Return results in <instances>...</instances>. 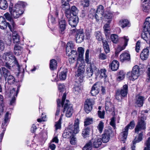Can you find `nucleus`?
<instances>
[{"label":"nucleus","mask_w":150,"mask_h":150,"mask_svg":"<svg viewBox=\"0 0 150 150\" xmlns=\"http://www.w3.org/2000/svg\"><path fill=\"white\" fill-rule=\"evenodd\" d=\"M65 86L63 84H59V85L58 89L59 91V96H62L63 93L62 98V106L64 104L63 112L66 111V117H71L73 113L74 110L72 105L70 103L69 101L67 100H65L66 94L64 88Z\"/></svg>","instance_id":"nucleus-1"},{"label":"nucleus","mask_w":150,"mask_h":150,"mask_svg":"<svg viewBox=\"0 0 150 150\" xmlns=\"http://www.w3.org/2000/svg\"><path fill=\"white\" fill-rule=\"evenodd\" d=\"M79 120L76 119L75 121L74 125H70L68 128L64 131L62 136L64 138H69L78 133L79 131Z\"/></svg>","instance_id":"nucleus-2"},{"label":"nucleus","mask_w":150,"mask_h":150,"mask_svg":"<svg viewBox=\"0 0 150 150\" xmlns=\"http://www.w3.org/2000/svg\"><path fill=\"white\" fill-rule=\"evenodd\" d=\"M26 5V3L22 1H18L15 4L13 8L9 7V10L11 15L14 18H17L24 12V8Z\"/></svg>","instance_id":"nucleus-3"},{"label":"nucleus","mask_w":150,"mask_h":150,"mask_svg":"<svg viewBox=\"0 0 150 150\" xmlns=\"http://www.w3.org/2000/svg\"><path fill=\"white\" fill-rule=\"evenodd\" d=\"M146 116L142 113L139 119L138 122L135 128V132L138 133L139 132L146 128V123L144 120H146Z\"/></svg>","instance_id":"nucleus-4"},{"label":"nucleus","mask_w":150,"mask_h":150,"mask_svg":"<svg viewBox=\"0 0 150 150\" xmlns=\"http://www.w3.org/2000/svg\"><path fill=\"white\" fill-rule=\"evenodd\" d=\"M139 68L137 65H135L132 68L131 72H128L127 74L129 79L134 81L137 79L139 76Z\"/></svg>","instance_id":"nucleus-5"},{"label":"nucleus","mask_w":150,"mask_h":150,"mask_svg":"<svg viewBox=\"0 0 150 150\" xmlns=\"http://www.w3.org/2000/svg\"><path fill=\"white\" fill-rule=\"evenodd\" d=\"M89 50L87 49L85 53V61L88 64L87 66L86 74H87V78H90L93 75L92 69L91 61L89 60Z\"/></svg>","instance_id":"nucleus-6"},{"label":"nucleus","mask_w":150,"mask_h":150,"mask_svg":"<svg viewBox=\"0 0 150 150\" xmlns=\"http://www.w3.org/2000/svg\"><path fill=\"white\" fill-rule=\"evenodd\" d=\"M113 135V133L111 129L107 128L105 129L102 135V139L103 142L106 143L108 142L110 138Z\"/></svg>","instance_id":"nucleus-7"},{"label":"nucleus","mask_w":150,"mask_h":150,"mask_svg":"<svg viewBox=\"0 0 150 150\" xmlns=\"http://www.w3.org/2000/svg\"><path fill=\"white\" fill-rule=\"evenodd\" d=\"M95 103L94 99L89 98L86 100L84 105V109L87 113L91 112L92 109V105Z\"/></svg>","instance_id":"nucleus-8"},{"label":"nucleus","mask_w":150,"mask_h":150,"mask_svg":"<svg viewBox=\"0 0 150 150\" xmlns=\"http://www.w3.org/2000/svg\"><path fill=\"white\" fill-rule=\"evenodd\" d=\"M76 32L75 30L73 29V32ZM76 35V41L77 43H80L82 42L84 39V35L83 30L80 29L77 30Z\"/></svg>","instance_id":"nucleus-9"},{"label":"nucleus","mask_w":150,"mask_h":150,"mask_svg":"<svg viewBox=\"0 0 150 150\" xmlns=\"http://www.w3.org/2000/svg\"><path fill=\"white\" fill-rule=\"evenodd\" d=\"M8 26L11 31L13 30L11 25L9 23L6 22L5 18L3 16L0 17V28L2 30L6 29Z\"/></svg>","instance_id":"nucleus-10"},{"label":"nucleus","mask_w":150,"mask_h":150,"mask_svg":"<svg viewBox=\"0 0 150 150\" xmlns=\"http://www.w3.org/2000/svg\"><path fill=\"white\" fill-rule=\"evenodd\" d=\"M104 7L101 5H100L97 8L95 14V18L97 21H98L100 19L102 18L104 12Z\"/></svg>","instance_id":"nucleus-11"},{"label":"nucleus","mask_w":150,"mask_h":150,"mask_svg":"<svg viewBox=\"0 0 150 150\" xmlns=\"http://www.w3.org/2000/svg\"><path fill=\"white\" fill-rule=\"evenodd\" d=\"M101 85L100 82H97L93 85L91 90V93L92 96H96L99 93Z\"/></svg>","instance_id":"nucleus-12"},{"label":"nucleus","mask_w":150,"mask_h":150,"mask_svg":"<svg viewBox=\"0 0 150 150\" xmlns=\"http://www.w3.org/2000/svg\"><path fill=\"white\" fill-rule=\"evenodd\" d=\"M3 58L6 61L15 62L16 60L15 56H13L12 52H8L4 53Z\"/></svg>","instance_id":"nucleus-13"},{"label":"nucleus","mask_w":150,"mask_h":150,"mask_svg":"<svg viewBox=\"0 0 150 150\" xmlns=\"http://www.w3.org/2000/svg\"><path fill=\"white\" fill-rule=\"evenodd\" d=\"M79 18L77 16H73L69 19V24L73 27H75L79 22Z\"/></svg>","instance_id":"nucleus-14"},{"label":"nucleus","mask_w":150,"mask_h":150,"mask_svg":"<svg viewBox=\"0 0 150 150\" xmlns=\"http://www.w3.org/2000/svg\"><path fill=\"white\" fill-rule=\"evenodd\" d=\"M142 10L146 13H148L150 8V0H144L142 4Z\"/></svg>","instance_id":"nucleus-15"},{"label":"nucleus","mask_w":150,"mask_h":150,"mask_svg":"<svg viewBox=\"0 0 150 150\" xmlns=\"http://www.w3.org/2000/svg\"><path fill=\"white\" fill-rule=\"evenodd\" d=\"M143 136V132H142L139 134L137 139L135 138L134 140L133 141V145L131 146V149L132 150H136L135 149L136 144L142 140Z\"/></svg>","instance_id":"nucleus-16"},{"label":"nucleus","mask_w":150,"mask_h":150,"mask_svg":"<svg viewBox=\"0 0 150 150\" xmlns=\"http://www.w3.org/2000/svg\"><path fill=\"white\" fill-rule=\"evenodd\" d=\"M124 42V44L122 46H119L117 48V52H119L125 49L127 45V42L129 41V38L127 37L124 36L122 38Z\"/></svg>","instance_id":"nucleus-17"},{"label":"nucleus","mask_w":150,"mask_h":150,"mask_svg":"<svg viewBox=\"0 0 150 150\" xmlns=\"http://www.w3.org/2000/svg\"><path fill=\"white\" fill-rule=\"evenodd\" d=\"M120 59L122 62L129 61L130 59V55L127 53H122L120 55Z\"/></svg>","instance_id":"nucleus-18"},{"label":"nucleus","mask_w":150,"mask_h":150,"mask_svg":"<svg viewBox=\"0 0 150 150\" xmlns=\"http://www.w3.org/2000/svg\"><path fill=\"white\" fill-rule=\"evenodd\" d=\"M9 112H6L5 116L4 119L1 125V127L4 129L3 131L5 130V129L10 119V116H9Z\"/></svg>","instance_id":"nucleus-19"},{"label":"nucleus","mask_w":150,"mask_h":150,"mask_svg":"<svg viewBox=\"0 0 150 150\" xmlns=\"http://www.w3.org/2000/svg\"><path fill=\"white\" fill-rule=\"evenodd\" d=\"M67 25V23L64 19L62 18L59 21V30L61 32L65 30Z\"/></svg>","instance_id":"nucleus-20"},{"label":"nucleus","mask_w":150,"mask_h":150,"mask_svg":"<svg viewBox=\"0 0 150 150\" xmlns=\"http://www.w3.org/2000/svg\"><path fill=\"white\" fill-rule=\"evenodd\" d=\"M149 31L143 30L141 37L147 43L150 44V34Z\"/></svg>","instance_id":"nucleus-21"},{"label":"nucleus","mask_w":150,"mask_h":150,"mask_svg":"<svg viewBox=\"0 0 150 150\" xmlns=\"http://www.w3.org/2000/svg\"><path fill=\"white\" fill-rule=\"evenodd\" d=\"M93 147L97 148L100 146L102 144V141L101 139L96 138L92 139L91 141Z\"/></svg>","instance_id":"nucleus-22"},{"label":"nucleus","mask_w":150,"mask_h":150,"mask_svg":"<svg viewBox=\"0 0 150 150\" xmlns=\"http://www.w3.org/2000/svg\"><path fill=\"white\" fill-rule=\"evenodd\" d=\"M84 66L83 65H79L77 71V73L76 75V76L79 77L80 76V79L83 77V75L85 71L84 68Z\"/></svg>","instance_id":"nucleus-23"},{"label":"nucleus","mask_w":150,"mask_h":150,"mask_svg":"<svg viewBox=\"0 0 150 150\" xmlns=\"http://www.w3.org/2000/svg\"><path fill=\"white\" fill-rule=\"evenodd\" d=\"M119 66V62L117 60H114L110 64L109 66L112 71H116L118 69Z\"/></svg>","instance_id":"nucleus-24"},{"label":"nucleus","mask_w":150,"mask_h":150,"mask_svg":"<svg viewBox=\"0 0 150 150\" xmlns=\"http://www.w3.org/2000/svg\"><path fill=\"white\" fill-rule=\"evenodd\" d=\"M144 100V97L141 96H137L136 97L135 106L141 107L143 106Z\"/></svg>","instance_id":"nucleus-25"},{"label":"nucleus","mask_w":150,"mask_h":150,"mask_svg":"<svg viewBox=\"0 0 150 150\" xmlns=\"http://www.w3.org/2000/svg\"><path fill=\"white\" fill-rule=\"evenodd\" d=\"M149 50L147 49H144L141 52L140 57L142 59L145 60L149 56Z\"/></svg>","instance_id":"nucleus-26"},{"label":"nucleus","mask_w":150,"mask_h":150,"mask_svg":"<svg viewBox=\"0 0 150 150\" xmlns=\"http://www.w3.org/2000/svg\"><path fill=\"white\" fill-rule=\"evenodd\" d=\"M83 81H79V83H78V82H76L73 88V91L76 94H77L78 93L80 92L81 90V83L83 82Z\"/></svg>","instance_id":"nucleus-27"},{"label":"nucleus","mask_w":150,"mask_h":150,"mask_svg":"<svg viewBox=\"0 0 150 150\" xmlns=\"http://www.w3.org/2000/svg\"><path fill=\"white\" fill-rule=\"evenodd\" d=\"M119 23L122 28L130 26L129 22L127 19H122L119 21Z\"/></svg>","instance_id":"nucleus-28"},{"label":"nucleus","mask_w":150,"mask_h":150,"mask_svg":"<svg viewBox=\"0 0 150 150\" xmlns=\"http://www.w3.org/2000/svg\"><path fill=\"white\" fill-rule=\"evenodd\" d=\"M128 86L127 84L124 85L121 90H117L123 97H125L128 92Z\"/></svg>","instance_id":"nucleus-29"},{"label":"nucleus","mask_w":150,"mask_h":150,"mask_svg":"<svg viewBox=\"0 0 150 150\" xmlns=\"http://www.w3.org/2000/svg\"><path fill=\"white\" fill-rule=\"evenodd\" d=\"M70 0H62L61 7L63 10L69 9L70 6L69 1Z\"/></svg>","instance_id":"nucleus-30"},{"label":"nucleus","mask_w":150,"mask_h":150,"mask_svg":"<svg viewBox=\"0 0 150 150\" xmlns=\"http://www.w3.org/2000/svg\"><path fill=\"white\" fill-rule=\"evenodd\" d=\"M20 87L21 85L19 84L17 87L16 91L15 90V88H13L11 90L10 93V96H13V97H14L16 96V97L18 93Z\"/></svg>","instance_id":"nucleus-31"},{"label":"nucleus","mask_w":150,"mask_h":150,"mask_svg":"<svg viewBox=\"0 0 150 150\" xmlns=\"http://www.w3.org/2000/svg\"><path fill=\"white\" fill-rule=\"evenodd\" d=\"M22 48L18 45H15L14 48V54L17 55H19L22 52Z\"/></svg>","instance_id":"nucleus-32"},{"label":"nucleus","mask_w":150,"mask_h":150,"mask_svg":"<svg viewBox=\"0 0 150 150\" xmlns=\"http://www.w3.org/2000/svg\"><path fill=\"white\" fill-rule=\"evenodd\" d=\"M66 54L67 56L71 57L76 58L78 57L77 52L76 50L70 51L69 52H67Z\"/></svg>","instance_id":"nucleus-33"},{"label":"nucleus","mask_w":150,"mask_h":150,"mask_svg":"<svg viewBox=\"0 0 150 150\" xmlns=\"http://www.w3.org/2000/svg\"><path fill=\"white\" fill-rule=\"evenodd\" d=\"M74 45L72 42H69L67 44L66 47V52L74 50Z\"/></svg>","instance_id":"nucleus-34"},{"label":"nucleus","mask_w":150,"mask_h":150,"mask_svg":"<svg viewBox=\"0 0 150 150\" xmlns=\"http://www.w3.org/2000/svg\"><path fill=\"white\" fill-rule=\"evenodd\" d=\"M4 16L7 20L11 22L13 28H14L15 27V24L10 15L8 13H6L4 14Z\"/></svg>","instance_id":"nucleus-35"},{"label":"nucleus","mask_w":150,"mask_h":150,"mask_svg":"<svg viewBox=\"0 0 150 150\" xmlns=\"http://www.w3.org/2000/svg\"><path fill=\"white\" fill-rule=\"evenodd\" d=\"M78 51L79 52V60H83V54L84 50L81 47H79L78 48Z\"/></svg>","instance_id":"nucleus-36"},{"label":"nucleus","mask_w":150,"mask_h":150,"mask_svg":"<svg viewBox=\"0 0 150 150\" xmlns=\"http://www.w3.org/2000/svg\"><path fill=\"white\" fill-rule=\"evenodd\" d=\"M102 41L103 46L105 52L106 53H108L110 51L109 45L107 42L105 40H103Z\"/></svg>","instance_id":"nucleus-37"},{"label":"nucleus","mask_w":150,"mask_h":150,"mask_svg":"<svg viewBox=\"0 0 150 150\" xmlns=\"http://www.w3.org/2000/svg\"><path fill=\"white\" fill-rule=\"evenodd\" d=\"M57 62L54 59H52L50 61V69L51 70H53L57 68Z\"/></svg>","instance_id":"nucleus-38"},{"label":"nucleus","mask_w":150,"mask_h":150,"mask_svg":"<svg viewBox=\"0 0 150 150\" xmlns=\"http://www.w3.org/2000/svg\"><path fill=\"white\" fill-rule=\"evenodd\" d=\"M57 110L56 111V116H58L59 114V113L60 112V110H61V108H60V106L61 105H62V103H61V100L60 99H58L57 100ZM64 104L63 106H62L64 108ZM64 110H63V112H64L66 113V111L63 112ZM66 116V115H65Z\"/></svg>","instance_id":"nucleus-39"},{"label":"nucleus","mask_w":150,"mask_h":150,"mask_svg":"<svg viewBox=\"0 0 150 150\" xmlns=\"http://www.w3.org/2000/svg\"><path fill=\"white\" fill-rule=\"evenodd\" d=\"M128 130L127 129H125V128L124 129H123V131L121 133V135L122 137L121 140L124 143L125 142V140L127 138Z\"/></svg>","instance_id":"nucleus-40"},{"label":"nucleus","mask_w":150,"mask_h":150,"mask_svg":"<svg viewBox=\"0 0 150 150\" xmlns=\"http://www.w3.org/2000/svg\"><path fill=\"white\" fill-rule=\"evenodd\" d=\"M13 40L15 43H17L19 42V36L16 31H14L12 34Z\"/></svg>","instance_id":"nucleus-41"},{"label":"nucleus","mask_w":150,"mask_h":150,"mask_svg":"<svg viewBox=\"0 0 150 150\" xmlns=\"http://www.w3.org/2000/svg\"><path fill=\"white\" fill-rule=\"evenodd\" d=\"M8 6V4L6 0H0V8L6 9Z\"/></svg>","instance_id":"nucleus-42"},{"label":"nucleus","mask_w":150,"mask_h":150,"mask_svg":"<svg viewBox=\"0 0 150 150\" xmlns=\"http://www.w3.org/2000/svg\"><path fill=\"white\" fill-rule=\"evenodd\" d=\"M67 71V69H66L61 72L59 75V78L60 80H64L66 79Z\"/></svg>","instance_id":"nucleus-43"},{"label":"nucleus","mask_w":150,"mask_h":150,"mask_svg":"<svg viewBox=\"0 0 150 150\" xmlns=\"http://www.w3.org/2000/svg\"><path fill=\"white\" fill-rule=\"evenodd\" d=\"M94 35L96 39L98 41H101L103 40V39L102 33L100 31H97L95 32Z\"/></svg>","instance_id":"nucleus-44"},{"label":"nucleus","mask_w":150,"mask_h":150,"mask_svg":"<svg viewBox=\"0 0 150 150\" xmlns=\"http://www.w3.org/2000/svg\"><path fill=\"white\" fill-rule=\"evenodd\" d=\"M90 133V128L87 127L84 129L82 131V135L84 138L88 137Z\"/></svg>","instance_id":"nucleus-45"},{"label":"nucleus","mask_w":150,"mask_h":150,"mask_svg":"<svg viewBox=\"0 0 150 150\" xmlns=\"http://www.w3.org/2000/svg\"><path fill=\"white\" fill-rule=\"evenodd\" d=\"M71 14L73 16H77L79 12L78 9L75 6H73L71 7L70 10Z\"/></svg>","instance_id":"nucleus-46"},{"label":"nucleus","mask_w":150,"mask_h":150,"mask_svg":"<svg viewBox=\"0 0 150 150\" xmlns=\"http://www.w3.org/2000/svg\"><path fill=\"white\" fill-rule=\"evenodd\" d=\"M15 79L14 76L12 75H9L7 78V82L9 84H13L15 82Z\"/></svg>","instance_id":"nucleus-47"},{"label":"nucleus","mask_w":150,"mask_h":150,"mask_svg":"<svg viewBox=\"0 0 150 150\" xmlns=\"http://www.w3.org/2000/svg\"><path fill=\"white\" fill-rule=\"evenodd\" d=\"M2 70L4 77L5 79H6L8 76L10 75V71L4 67L2 68Z\"/></svg>","instance_id":"nucleus-48"},{"label":"nucleus","mask_w":150,"mask_h":150,"mask_svg":"<svg viewBox=\"0 0 150 150\" xmlns=\"http://www.w3.org/2000/svg\"><path fill=\"white\" fill-rule=\"evenodd\" d=\"M81 4L84 8L88 7L89 4V0H81Z\"/></svg>","instance_id":"nucleus-49"},{"label":"nucleus","mask_w":150,"mask_h":150,"mask_svg":"<svg viewBox=\"0 0 150 150\" xmlns=\"http://www.w3.org/2000/svg\"><path fill=\"white\" fill-rule=\"evenodd\" d=\"M65 11L64 14L65 16L68 19H69L71 17H72V16L70 9L63 10Z\"/></svg>","instance_id":"nucleus-50"},{"label":"nucleus","mask_w":150,"mask_h":150,"mask_svg":"<svg viewBox=\"0 0 150 150\" xmlns=\"http://www.w3.org/2000/svg\"><path fill=\"white\" fill-rule=\"evenodd\" d=\"M92 149L91 142L90 141L87 143L83 147V150H91Z\"/></svg>","instance_id":"nucleus-51"},{"label":"nucleus","mask_w":150,"mask_h":150,"mask_svg":"<svg viewBox=\"0 0 150 150\" xmlns=\"http://www.w3.org/2000/svg\"><path fill=\"white\" fill-rule=\"evenodd\" d=\"M111 39L113 43H116L118 40V37L115 34H112L111 35Z\"/></svg>","instance_id":"nucleus-52"},{"label":"nucleus","mask_w":150,"mask_h":150,"mask_svg":"<svg viewBox=\"0 0 150 150\" xmlns=\"http://www.w3.org/2000/svg\"><path fill=\"white\" fill-rule=\"evenodd\" d=\"M54 15H52L51 13H50L48 16V19L50 20L51 23L53 24L55 23L56 22V19L57 18L54 16Z\"/></svg>","instance_id":"nucleus-53"},{"label":"nucleus","mask_w":150,"mask_h":150,"mask_svg":"<svg viewBox=\"0 0 150 150\" xmlns=\"http://www.w3.org/2000/svg\"><path fill=\"white\" fill-rule=\"evenodd\" d=\"M97 128L100 133H102L104 128L103 122L102 121H100L98 125Z\"/></svg>","instance_id":"nucleus-54"},{"label":"nucleus","mask_w":150,"mask_h":150,"mask_svg":"<svg viewBox=\"0 0 150 150\" xmlns=\"http://www.w3.org/2000/svg\"><path fill=\"white\" fill-rule=\"evenodd\" d=\"M135 125L134 122L133 120L131 121L125 128V129H127L128 130L129 128L132 129L133 128Z\"/></svg>","instance_id":"nucleus-55"},{"label":"nucleus","mask_w":150,"mask_h":150,"mask_svg":"<svg viewBox=\"0 0 150 150\" xmlns=\"http://www.w3.org/2000/svg\"><path fill=\"white\" fill-rule=\"evenodd\" d=\"M123 96L120 93V92L118 91L116 92L115 98L118 101H121L122 99Z\"/></svg>","instance_id":"nucleus-56"},{"label":"nucleus","mask_w":150,"mask_h":150,"mask_svg":"<svg viewBox=\"0 0 150 150\" xmlns=\"http://www.w3.org/2000/svg\"><path fill=\"white\" fill-rule=\"evenodd\" d=\"M93 122V119L90 118H87L84 122V126H88L91 124Z\"/></svg>","instance_id":"nucleus-57"},{"label":"nucleus","mask_w":150,"mask_h":150,"mask_svg":"<svg viewBox=\"0 0 150 150\" xmlns=\"http://www.w3.org/2000/svg\"><path fill=\"white\" fill-rule=\"evenodd\" d=\"M14 62L15 64H16V66L18 67V71H19V73H20L21 72H24V70L23 68L22 67V66H20L19 65V64L17 62V61L16 60Z\"/></svg>","instance_id":"nucleus-58"},{"label":"nucleus","mask_w":150,"mask_h":150,"mask_svg":"<svg viewBox=\"0 0 150 150\" xmlns=\"http://www.w3.org/2000/svg\"><path fill=\"white\" fill-rule=\"evenodd\" d=\"M92 67L93 71V72H94L96 75H98L100 73V71L99 69L96 66H93L92 67Z\"/></svg>","instance_id":"nucleus-59"},{"label":"nucleus","mask_w":150,"mask_h":150,"mask_svg":"<svg viewBox=\"0 0 150 150\" xmlns=\"http://www.w3.org/2000/svg\"><path fill=\"white\" fill-rule=\"evenodd\" d=\"M106 70L105 69H101L100 70L101 76L103 77H105V78H106L107 76V75L106 74Z\"/></svg>","instance_id":"nucleus-60"},{"label":"nucleus","mask_w":150,"mask_h":150,"mask_svg":"<svg viewBox=\"0 0 150 150\" xmlns=\"http://www.w3.org/2000/svg\"><path fill=\"white\" fill-rule=\"evenodd\" d=\"M115 119L114 117H112L111 121L110 122V125L112 126L114 128H115Z\"/></svg>","instance_id":"nucleus-61"},{"label":"nucleus","mask_w":150,"mask_h":150,"mask_svg":"<svg viewBox=\"0 0 150 150\" xmlns=\"http://www.w3.org/2000/svg\"><path fill=\"white\" fill-rule=\"evenodd\" d=\"M41 117L38 119V122H41L45 121L46 119V115L43 113H42Z\"/></svg>","instance_id":"nucleus-62"},{"label":"nucleus","mask_w":150,"mask_h":150,"mask_svg":"<svg viewBox=\"0 0 150 150\" xmlns=\"http://www.w3.org/2000/svg\"><path fill=\"white\" fill-rule=\"evenodd\" d=\"M99 58L101 60H105L107 59V56L103 53H100L99 55Z\"/></svg>","instance_id":"nucleus-63"},{"label":"nucleus","mask_w":150,"mask_h":150,"mask_svg":"<svg viewBox=\"0 0 150 150\" xmlns=\"http://www.w3.org/2000/svg\"><path fill=\"white\" fill-rule=\"evenodd\" d=\"M150 23V17L147 18L144 24V27H147Z\"/></svg>","instance_id":"nucleus-64"}]
</instances>
